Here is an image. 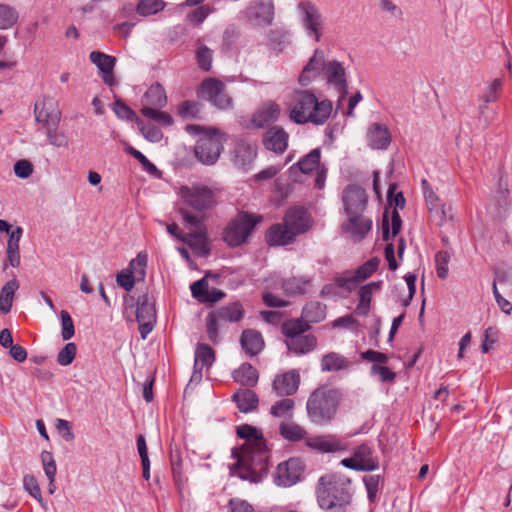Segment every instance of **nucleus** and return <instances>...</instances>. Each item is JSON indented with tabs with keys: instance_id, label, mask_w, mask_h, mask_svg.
<instances>
[{
	"instance_id": "nucleus-63",
	"label": "nucleus",
	"mask_w": 512,
	"mask_h": 512,
	"mask_svg": "<svg viewBox=\"0 0 512 512\" xmlns=\"http://www.w3.org/2000/svg\"><path fill=\"white\" fill-rule=\"evenodd\" d=\"M136 280L137 278L131 273L130 270L127 269H123L116 275L117 284L126 291H131L133 289Z\"/></svg>"
},
{
	"instance_id": "nucleus-4",
	"label": "nucleus",
	"mask_w": 512,
	"mask_h": 512,
	"mask_svg": "<svg viewBox=\"0 0 512 512\" xmlns=\"http://www.w3.org/2000/svg\"><path fill=\"white\" fill-rule=\"evenodd\" d=\"M185 130L190 135L199 136L194 149L197 159L205 165L214 164L223 149L224 134L196 124L186 125Z\"/></svg>"
},
{
	"instance_id": "nucleus-62",
	"label": "nucleus",
	"mask_w": 512,
	"mask_h": 512,
	"mask_svg": "<svg viewBox=\"0 0 512 512\" xmlns=\"http://www.w3.org/2000/svg\"><path fill=\"white\" fill-rule=\"evenodd\" d=\"M450 256L445 251H440L435 256L437 275L441 279H445L448 276V263Z\"/></svg>"
},
{
	"instance_id": "nucleus-44",
	"label": "nucleus",
	"mask_w": 512,
	"mask_h": 512,
	"mask_svg": "<svg viewBox=\"0 0 512 512\" xmlns=\"http://www.w3.org/2000/svg\"><path fill=\"white\" fill-rule=\"evenodd\" d=\"M23 488L31 495L44 509H47V503L42 497L37 479L32 474H26L23 477Z\"/></svg>"
},
{
	"instance_id": "nucleus-51",
	"label": "nucleus",
	"mask_w": 512,
	"mask_h": 512,
	"mask_svg": "<svg viewBox=\"0 0 512 512\" xmlns=\"http://www.w3.org/2000/svg\"><path fill=\"white\" fill-rule=\"evenodd\" d=\"M147 258L146 253L140 252L136 258L130 261L129 267L126 268L131 271L137 280H143L146 275Z\"/></svg>"
},
{
	"instance_id": "nucleus-8",
	"label": "nucleus",
	"mask_w": 512,
	"mask_h": 512,
	"mask_svg": "<svg viewBox=\"0 0 512 512\" xmlns=\"http://www.w3.org/2000/svg\"><path fill=\"white\" fill-rule=\"evenodd\" d=\"M179 196L186 206L199 213L211 209L216 203L214 191L199 183L181 186Z\"/></svg>"
},
{
	"instance_id": "nucleus-24",
	"label": "nucleus",
	"mask_w": 512,
	"mask_h": 512,
	"mask_svg": "<svg viewBox=\"0 0 512 512\" xmlns=\"http://www.w3.org/2000/svg\"><path fill=\"white\" fill-rule=\"evenodd\" d=\"M296 235L285 225V222L272 225L266 233V241L270 246H285L295 241Z\"/></svg>"
},
{
	"instance_id": "nucleus-45",
	"label": "nucleus",
	"mask_w": 512,
	"mask_h": 512,
	"mask_svg": "<svg viewBox=\"0 0 512 512\" xmlns=\"http://www.w3.org/2000/svg\"><path fill=\"white\" fill-rule=\"evenodd\" d=\"M347 366L345 357L338 353H328L322 357L321 369L322 371H338Z\"/></svg>"
},
{
	"instance_id": "nucleus-23",
	"label": "nucleus",
	"mask_w": 512,
	"mask_h": 512,
	"mask_svg": "<svg viewBox=\"0 0 512 512\" xmlns=\"http://www.w3.org/2000/svg\"><path fill=\"white\" fill-rule=\"evenodd\" d=\"M326 64L324 52L316 49L299 76L300 85L307 86L320 71L324 73Z\"/></svg>"
},
{
	"instance_id": "nucleus-39",
	"label": "nucleus",
	"mask_w": 512,
	"mask_h": 512,
	"mask_svg": "<svg viewBox=\"0 0 512 512\" xmlns=\"http://www.w3.org/2000/svg\"><path fill=\"white\" fill-rule=\"evenodd\" d=\"M422 186L424 190V196L426 203L429 207V210L431 213L434 214V216L438 217L439 219V225H442L444 219L446 218V210L443 206L438 205V197L433 192L432 189L429 188V184L427 180L422 181Z\"/></svg>"
},
{
	"instance_id": "nucleus-35",
	"label": "nucleus",
	"mask_w": 512,
	"mask_h": 512,
	"mask_svg": "<svg viewBox=\"0 0 512 512\" xmlns=\"http://www.w3.org/2000/svg\"><path fill=\"white\" fill-rule=\"evenodd\" d=\"M19 282L13 278L9 280L0 290V312L7 314L11 311L15 292L19 289Z\"/></svg>"
},
{
	"instance_id": "nucleus-12",
	"label": "nucleus",
	"mask_w": 512,
	"mask_h": 512,
	"mask_svg": "<svg viewBox=\"0 0 512 512\" xmlns=\"http://www.w3.org/2000/svg\"><path fill=\"white\" fill-rule=\"evenodd\" d=\"M341 464L355 471H373L378 468V460L373 457V451L367 444L357 446L353 457L343 459Z\"/></svg>"
},
{
	"instance_id": "nucleus-40",
	"label": "nucleus",
	"mask_w": 512,
	"mask_h": 512,
	"mask_svg": "<svg viewBox=\"0 0 512 512\" xmlns=\"http://www.w3.org/2000/svg\"><path fill=\"white\" fill-rule=\"evenodd\" d=\"M381 282H370L363 287H361L359 291L360 301L357 306V311L361 315H367L370 310V303L372 299V294L380 289Z\"/></svg>"
},
{
	"instance_id": "nucleus-25",
	"label": "nucleus",
	"mask_w": 512,
	"mask_h": 512,
	"mask_svg": "<svg viewBox=\"0 0 512 512\" xmlns=\"http://www.w3.org/2000/svg\"><path fill=\"white\" fill-rule=\"evenodd\" d=\"M307 445L322 453H333L346 449L345 443L335 435H322L309 439Z\"/></svg>"
},
{
	"instance_id": "nucleus-50",
	"label": "nucleus",
	"mask_w": 512,
	"mask_h": 512,
	"mask_svg": "<svg viewBox=\"0 0 512 512\" xmlns=\"http://www.w3.org/2000/svg\"><path fill=\"white\" fill-rule=\"evenodd\" d=\"M206 331L209 340L216 344L220 341L219 331L222 329L224 323L221 322L213 312H210L206 317Z\"/></svg>"
},
{
	"instance_id": "nucleus-11",
	"label": "nucleus",
	"mask_w": 512,
	"mask_h": 512,
	"mask_svg": "<svg viewBox=\"0 0 512 512\" xmlns=\"http://www.w3.org/2000/svg\"><path fill=\"white\" fill-rule=\"evenodd\" d=\"M245 17L249 24L266 27L273 23L275 7L273 0H253L245 9Z\"/></svg>"
},
{
	"instance_id": "nucleus-34",
	"label": "nucleus",
	"mask_w": 512,
	"mask_h": 512,
	"mask_svg": "<svg viewBox=\"0 0 512 512\" xmlns=\"http://www.w3.org/2000/svg\"><path fill=\"white\" fill-rule=\"evenodd\" d=\"M312 281L309 276L291 277L283 281L282 288L288 295H302L308 291Z\"/></svg>"
},
{
	"instance_id": "nucleus-16",
	"label": "nucleus",
	"mask_w": 512,
	"mask_h": 512,
	"mask_svg": "<svg viewBox=\"0 0 512 512\" xmlns=\"http://www.w3.org/2000/svg\"><path fill=\"white\" fill-rule=\"evenodd\" d=\"M324 78L328 85L332 86L340 93L338 104L347 95L346 71L342 63L337 60L328 61L325 66Z\"/></svg>"
},
{
	"instance_id": "nucleus-46",
	"label": "nucleus",
	"mask_w": 512,
	"mask_h": 512,
	"mask_svg": "<svg viewBox=\"0 0 512 512\" xmlns=\"http://www.w3.org/2000/svg\"><path fill=\"white\" fill-rule=\"evenodd\" d=\"M17 10L7 4H0V30L12 28L18 21Z\"/></svg>"
},
{
	"instance_id": "nucleus-30",
	"label": "nucleus",
	"mask_w": 512,
	"mask_h": 512,
	"mask_svg": "<svg viewBox=\"0 0 512 512\" xmlns=\"http://www.w3.org/2000/svg\"><path fill=\"white\" fill-rule=\"evenodd\" d=\"M285 343L287 348L295 354H306L315 349L317 340L315 336L307 334L286 339Z\"/></svg>"
},
{
	"instance_id": "nucleus-55",
	"label": "nucleus",
	"mask_w": 512,
	"mask_h": 512,
	"mask_svg": "<svg viewBox=\"0 0 512 512\" xmlns=\"http://www.w3.org/2000/svg\"><path fill=\"white\" fill-rule=\"evenodd\" d=\"M178 113L185 119H193L199 117L201 113V105L195 101H184L178 108Z\"/></svg>"
},
{
	"instance_id": "nucleus-29",
	"label": "nucleus",
	"mask_w": 512,
	"mask_h": 512,
	"mask_svg": "<svg viewBox=\"0 0 512 512\" xmlns=\"http://www.w3.org/2000/svg\"><path fill=\"white\" fill-rule=\"evenodd\" d=\"M257 155V147L255 144L239 142L235 147V165L246 169L252 164Z\"/></svg>"
},
{
	"instance_id": "nucleus-53",
	"label": "nucleus",
	"mask_w": 512,
	"mask_h": 512,
	"mask_svg": "<svg viewBox=\"0 0 512 512\" xmlns=\"http://www.w3.org/2000/svg\"><path fill=\"white\" fill-rule=\"evenodd\" d=\"M170 463L175 483L179 485L183 482V461L179 450H171Z\"/></svg>"
},
{
	"instance_id": "nucleus-36",
	"label": "nucleus",
	"mask_w": 512,
	"mask_h": 512,
	"mask_svg": "<svg viewBox=\"0 0 512 512\" xmlns=\"http://www.w3.org/2000/svg\"><path fill=\"white\" fill-rule=\"evenodd\" d=\"M326 305L318 301L307 303L302 309V319L307 323H318L326 317Z\"/></svg>"
},
{
	"instance_id": "nucleus-22",
	"label": "nucleus",
	"mask_w": 512,
	"mask_h": 512,
	"mask_svg": "<svg viewBox=\"0 0 512 512\" xmlns=\"http://www.w3.org/2000/svg\"><path fill=\"white\" fill-rule=\"evenodd\" d=\"M288 133L280 126L269 128L263 135V144L266 149L275 153H283L288 146Z\"/></svg>"
},
{
	"instance_id": "nucleus-54",
	"label": "nucleus",
	"mask_w": 512,
	"mask_h": 512,
	"mask_svg": "<svg viewBox=\"0 0 512 512\" xmlns=\"http://www.w3.org/2000/svg\"><path fill=\"white\" fill-rule=\"evenodd\" d=\"M196 59L202 70L209 71L212 67L213 51L206 45H199L196 51Z\"/></svg>"
},
{
	"instance_id": "nucleus-59",
	"label": "nucleus",
	"mask_w": 512,
	"mask_h": 512,
	"mask_svg": "<svg viewBox=\"0 0 512 512\" xmlns=\"http://www.w3.org/2000/svg\"><path fill=\"white\" fill-rule=\"evenodd\" d=\"M60 318H61V336L63 340H69L71 339L75 334L74 329V323L70 316V314L66 310H62L60 312Z\"/></svg>"
},
{
	"instance_id": "nucleus-49",
	"label": "nucleus",
	"mask_w": 512,
	"mask_h": 512,
	"mask_svg": "<svg viewBox=\"0 0 512 512\" xmlns=\"http://www.w3.org/2000/svg\"><path fill=\"white\" fill-rule=\"evenodd\" d=\"M165 3L162 0H138L136 12L140 16H150L162 11Z\"/></svg>"
},
{
	"instance_id": "nucleus-42",
	"label": "nucleus",
	"mask_w": 512,
	"mask_h": 512,
	"mask_svg": "<svg viewBox=\"0 0 512 512\" xmlns=\"http://www.w3.org/2000/svg\"><path fill=\"white\" fill-rule=\"evenodd\" d=\"M279 433L284 439L292 442L304 439L307 434L302 426L294 422L281 423Z\"/></svg>"
},
{
	"instance_id": "nucleus-7",
	"label": "nucleus",
	"mask_w": 512,
	"mask_h": 512,
	"mask_svg": "<svg viewBox=\"0 0 512 512\" xmlns=\"http://www.w3.org/2000/svg\"><path fill=\"white\" fill-rule=\"evenodd\" d=\"M262 217L247 212H240L223 231L222 239L230 247H239L248 241L255 226Z\"/></svg>"
},
{
	"instance_id": "nucleus-31",
	"label": "nucleus",
	"mask_w": 512,
	"mask_h": 512,
	"mask_svg": "<svg viewBox=\"0 0 512 512\" xmlns=\"http://www.w3.org/2000/svg\"><path fill=\"white\" fill-rule=\"evenodd\" d=\"M233 401L238 409L243 413H248L257 408L258 397L256 393L250 389H239L233 396Z\"/></svg>"
},
{
	"instance_id": "nucleus-9",
	"label": "nucleus",
	"mask_w": 512,
	"mask_h": 512,
	"mask_svg": "<svg viewBox=\"0 0 512 512\" xmlns=\"http://www.w3.org/2000/svg\"><path fill=\"white\" fill-rule=\"evenodd\" d=\"M297 9L301 14L302 26L307 36L319 42L325 25V18L319 8L310 1H301Z\"/></svg>"
},
{
	"instance_id": "nucleus-33",
	"label": "nucleus",
	"mask_w": 512,
	"mask_h": 512,
	"mask_svg": "<svg viewBox=\"0 0 512 512\" xmlns=\"http://www.w3.org/2000/svg\"><path fill=\"white\" fill-rule=\"evenodd\" d=\"M34 116L36 122L43 125L45 129L58 127L60 121V114L57 111L46 109L44 103H35Z\"/></svg>"
},
{
	"instance_id": "nucleus-18",
	"label": "nucleus",
	"mask_w": 512,
	"mask_h": 512,
	"mask_svg": "<svg viewBox=\"0 0 512 512\" xmlns=\"http://www.w3.org/2000/svg\"><path fill=\"white\" fill-rule=\"evenodd\" d=\"M283 221L288 226L296 237L300 234H304L312 228L313 220L306 209L302 207H295L289 209Z\"/></svg>"
},
{
	"instance_id": "nucleus-13",
	"label": "nucleus",
	"mask_w": 512,
	"mask_h": 512,
	"mask_svg": "<svg viewBox=\"0 0 512 512\" xmlns=\"http://www.w3.org/2000/svg\"><path fill=\"white\" fill-rule=\"evenodd\" d=\"M136 320L139 323V332L142 339H146L156 323V312L148 294L138 297Z\"/></svg>"
},
{
	"instance_id": "nucleus-58",
	"label": "nucleus",
	"mask_w": 512,
	"mask_h": 512,
	"mask_svg": "<svg viewBox=\"0 0 512 512\" xmlns=\"http://www.w3.org/2000/svg\"><path fill=\"white\" fill-rule=\"evenodd\" d=\"M77 347L74 343H67L58 353L57 362L61 366H67L72 363L76 356Z\"/></svg>"
},
{
	"instance_id": "nucleus-28",
	"label": "nucleus",
	"mask_w": 512,
	"mask_h": 512,
	"mask_svg": "<svg viewBox=\"0 0 512 512\" xmlns=\"http://www.w3.org/2000/svg\"><path fill=\"white\" fill-rule=\"evenodd\" d=\"M240 343L246 354L250 356L257 355L264 347V340L261 333L252 329L242 332Z\"/></svg>"
},
{
	"instance_id": "nucleus-21",
	"label": "nucleus",
	"mask_w": 512,
	"mask_h": 512,
	"mask_svg": "<svg viewBox=\"0 0 512 512\" xmlns=\"http://www.w3.org/2000/svg\"><path fill=\"white\" fill-rule=\"evenodd\" d=\"M281 114L280 106L272 101L264 103L252 116V125L256 128H264L276 122Z\"/></svg>"
},
{
	"instance_id": "nucleus-57",
	"label": "nucleus",
	"mask_w": 512,
	"mask_h": 512,
	"mask_svg": "<svg viewBox=\"0 0 512 512\" xmlns=\"http://www.w3.org/2000/svg\"><path fill=\"white\" fill-rule=\"evenodd\" d=\"M127 151L131 156H133L142 164L144 170H146L151 175L160 176L161 172L152 162L148 160V158L143 153L133 147H130Z\"/></svg>"
},
{
	"instance_id": "nucleus-41",
	"label": "nucleus",
	"mask_w": 512,
	"mask_h": 512,
	"mask_svg": "<svg viewBox=\"0 0 512 512\" xmlns=\"http://www.w3.org/2000/svg\"><path fill=\"white\" fill-rule=\"evenodd\" d=\"M320 163V150L318 148L313 149L309 154L301 158L298 163L290 168L291 172L296 169L307 174L319 167Z\"/></svg>"
},
{
	"instance_id": "nucleus-32",
	"label": "nucleus",
	"mask_w": 512,
	"mask_h": 512,
	"mask_svg": "<svg viewBox=\"0 0 512 512\" xmlns=\"http://www.w3.org/2000/svg\"><path fill=\"white\" fill-rule=\"evenodd\" d=\"M143 106L163 108L167 104L165 89L160 84H154L145 92L142 99Z\"/></svg>"
},
{
	"instance_id": "nucleus-19",
	"label": "nucleus",
	"mask_w": 512,
	"mask_h": 512,
	"mask_svg": "<svg viewBox=\"0 0 512 512\" xmlns=\"http://www.w3.org/2000/svg\"><path fill=\"white\" fill-rule=\"evenodd\" d=\"M300 385V375L297 370H289L277 375L272 383V389L277 396L289 397L294 395Z\"/></svg>"
},
{
	"instance_id": "nucleus-10",
	"label": "nucleus",
	"mask_w": 512,
	"mask_h": 512,
	"mask_svg": "<svg viewBox=\"0 0 512 512\" xmlns=\"http://www.w3.org/2000/svg\"><path fill=\"white\" fill-rule=\"evenodd\" d=\"M198 94L218 109L226 110L232 107L233 101L225 91V84L215 78L203 81Z\"/></svg>"
},
{
	"instance_id": "nucleus-47",
	"label": "nucleus",
	"mask_w": 512,
	"mask_h": 512,
	"mask_svg": "<svg viewBox=\"0 0 512 512\" xmlns=\"http://www.w3.org/2000/svg\"><path fill=\"white\" fill-rule=\"evenodd\" d=\"M295 402L291 398H283L276 401L270 408V414L276 418L292 417Z\"/></svg>"
},
{
	"instance_id": "nucleus-5",
	"label": "nucleus",
	"mask_w": 512,
	"mask_h": 512,
	"mask_svg": "<svg viewBox=\"0 0 512 512\" xmlns=\"http://www.w3.org/2000/svg\"><path fill=\"white\" fill-rule=\"evenodd\" d=\"M185 225L193 228V231L180 236V240L187 244L198 256L206 257L210 254V247L207 236V228L203 223V218L194 215L186 208H181Z\"/></svg>"
},
{
	"instance_id": "nucleus-64",
	"label": "nucleus",
	"mask_w": 512,
	"mask_h": 512,
	"mask_svg": "<svg viewBox=\"0 0 512 512\" xmlns=\"http://www.w3.org/2000/svg\"><path fill=\"white\" fill-rule=\"evenodd\" d=\"M379 260L377 258L370 259L359 267L355 273L360 281L370 277L378 268Z\"/></svg>"
},
{
	"instance_id": "nucleus-43",
	"label": "nucleus",
	"mask_w": 512,
	"mask_h": 512,
	"mask_svg": "<svg viewBox=\"0 0 512 512\" xmlns=\"http://www.w3.org/2000/svg\"><path fill=\"white\" fill-rule=\"evenodd\" d=\"M310 328V325L307 324L302 318L289 320L283 323L282 332L286 336L287 339H291L293 337H299L305 335L304 333Z\"/></svg>"
},
{
	"instance_id": "nucleus-3",
	"label": "nucleus",
	"mask_w": 512,
	"mask_h": 512,
	"mask_svg": "<svg viewBox=\"0 0 512 512\" xmlns=\"http://www.w3.org/2000/svg\"><path fill=\"white\" fill-rule=\"evenodd\" d=\"M338 404L339 396L336 390L326 387L317 388L308 397L307 416L316 425H327L333 420Z\"/></svg>"
},
{
	"instance_id": "nucleus-52",
	"label": "nucleus",
	"mask_w": 512,
	"mask_h": 512,
	"mask_svg": "<svg viewBox=\"0 0 512 512\" xmlns=\"http://www.w3.org/2000/svg\"><path fill=\"white\" fill-rule=\"evenodd\" d=\"M136 123L138 124L139 129H140L142 135L148 141L153 142V143H158V142H160L162 140L163 133L156 126H154V125H144L143 121L140 120L139 118H136Z\"/></svg>"
},
{
	"instance_id": "nucleus-2",
	"label": "nucleus",
	"mask_w": 512,
	"mask_h": 512,
	"mask_svg": "<svg viewBox=\"0 0 512 512\" xmlns=\"http://www.w3.org/2000/svg\"><path fill=\"white\" fill-rule=\"evenodd\" d=\"M332 102L319 100L310 90H296L288 107L289 119L296 124L323 125L332 112Z\"/></svg>"
},
{
	"instance_id": "nucleus-38",
	"label": "nucleus",
	"mask_w": 512,
	"mask_h": 512,
	"mask_svg": "<svg viewBox=\"0 0 512 512\" xmlns=\"http://www.w3.org/2000/svg\"><path fill=\"white\" fill-rule=\"evenodd\" d=\"M233 379L244 386H255L258 382V372L249 363H243L233 372Z\"/></svg>"
},
{
	"instance_id": "nucleus-6",
	"label": "nucleus",
	"mask_w": 512,
	"mask_h": 512,
	"mask_svg": "<svg viewBox=\"0 0 512 512\" xmlns=\"http://www.w3.org/2000/svg\"><path fill=\"white\" fill-rule=\"evenodd\" d=\"M317 501L322 509L330 510L343 507L350 502V494L335 476L326 475L319 479L316 489Z\"/></svg>"
},
{
	"instance_id": "nucleus-26",
	"label": "nucleus",
	"mask_w": 512,
	"mask_h": 512,
	"mask_svg": "<svg viewBox=\"0 0 512 512\" xmlns=\"http://www.w3.org/2000/svg\"><path fill=\"white\" fill-rule=\"evenodd\" d=\"M215 360L213 349L207 344H198L195 350L194 372L192 379L202 378L203 368H209Z\"/></svg>"
},
{
	"instance_id": "nucleus-14",
	"label": "nucleus",
	"mask_w": 512,
	"mask_h": 512,
	"mask_svg": "<svg viewBox=\"0 0 512 512\" xmlns=\"http://www.w3.org/2000/svg\"><path fill=\"white\" fill-rule=\"evenodd\" d=\"M346 215L347 221L342 224L344 233L353 242H360L372 229V220L364 213Z\"/></svg>"
},
{
	"instance_id": "nucleus-20",
	"label": "nucleus",
	"mask_w": 512,
	"mask_h": 512,
	"mask_svg": "<svg viewBox=\"0 0 512 512\" xmlns=\"http://www.w3.org/2000/svg\"><path fill=\"white\" fill-rule=\"evenodd\" d=\"M89 59L98 68L103 82L108 86H114L116 80L113 69L116 64V58L100 51H92L89 55Z\"/></svg>"
},
{
	"instance_id": "nucleus-61",
	"label": "nucleus",
	"mask_w": 512,
	"mask_h": 512,
	"mask_svg": "<svg viewBox=\"0 0 512 512\" xmlns=\"http://www.w3.org/2000/svg\"><path fill=\"white\" fill-rule=\"evenodd\" d=\"M113 111L117 117L123 120L136 121V118H138L136 113L120 99L115 100L113 104Z\"/></svg>"
},
{
	"instance_id": "nucleus-48",
	"label": "nucleus",
	"mask_w": 512,
	"mask_h": 512,
	"mask_svg": "<svg viewBox=\"0 0 512 512\" xmlns=\"http://www.w3.org/2000/svg\"><path fill=\"white\" fill-rule=\"evenodd\" d=\"M161 108H152L150 106H143L141 113L143 116L154 120L162 126L169 127L173 124V118L170 114L160 110Z\"/></svg>"
},
{
	"instance_id": "nucleus-15",
	"label": "nucleus",
	"mask_w": 512,
	"mask_h": 512,
	"mask_svg": "<svg viewBox=\"0 0 512 512\" xmlns=\"http://www.w3.org/2000/svg\"><path fill=\"white\" fill-rule=\"evenodd\" d=\"M303 471L302 463L297 458L280 463L275 471V482L279 486L290 487L300 480Z\"/></svg>"
},
{
	"instance_id": "nucleus-60",
	"label": "nucleus",
	"mask_w": 512,
	"mask_h": 512,
	"mask_svg": "<svg viewBox=\"0 0 512 512\" xmlns=\"http://www.w3.org/2000/svg\"><path fill=\"white\" fill-rule=\"evenodd\" d=\"M359 282L360 280L358 279L355 272L353 274L346 273L342 276L337 277L335 280L337 287L342 288L347 292H351L352 290H354Z\"/></svg>"
},
{
	"instance_id": "nucleus-56",
	"label": "nucleus",
	"mask_w": 512,
	"mask_h": 512,
	"mask_svg": "<svg viewBox=\"0 0 512 512\" xmlns=\"http://www.w3.org/2000/svg\"><path fill=\"white\" fill-rule=\"evenodd\" d=\"M213 12V7H210L208 5H202L191 11L189 14H187L186 18L189 22L194 23L196 25H200Z\"/></svg>"
},
{
	"instance_id": "nucleus-37",
	"label": "nucleus",
	"mask_w": 512,
	"mask_h": 512,
	"mask_svg": "<svg viewBox=\"0 0 512 512\" xmlns=\"http://www.w3.org/2000/svg\"><path fill=\"white\" fill-rule=\"evenodd\" d=\"M212 312L224 324L226 322H237L244 314L243 307L239 302H233L226 306H222Z\"/></svg>"
},
{
	"instance_id": "nucleus-17",
	"label": "nucleus",
	"mask_w": 512,
	"mask_h": 512,
	"mask_svg": "<svg viewBox=\"0 0 512 512\" xmlns=\"http://www.w3.org/2000/svg\"><path fill=\"white\" fill-rule=\"evenodd\" d=\"M342 200L346 214H357L364 213L368 197L362 187L349 185L343 191Z\"/></svg>"
},
{
	"instance_id": "nucleus-1",
	"label": "nucleus",
	"mask_w": 512,
	"mask_h": 512,
	"mask_svg": "<svg viewBox=\"0 0 512 512\" xmlns=\"http://www.w3.org/2000/svg\"><path fill=\"white\" fill-rule=\"evenodd\" d=\"M237 435L245 439L237 458L238 476L243 480L258 483L268 471V451L262 433L255 427L244 424L237 428Z\"/></svg>"
},
{
	"instance_id": "nucleus-27",
	"label": "nucleus",
	"mask_w": 512,
	"mask_h": 512,
	"mask_svg": "<svg viewBox=\"0 0 512 512\" xmlns=\"http://www.w3.org/2000/svg\"><path fill=\"white\" fill-rule=\"evenodd\" d=\"M390 140L388 128L379 123L372 124L367 132L368 145L373 149H386Z\"/></svg>"
}]
</instances>
